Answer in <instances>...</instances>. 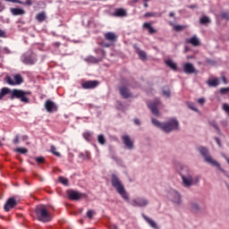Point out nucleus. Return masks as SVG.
Returning a JSON list of instances; mask_svg holds the SVG:
<instances>
[{
	"instance_id": "nucleus-28",
	"label": "nucleus",
	"mask_w": 229,
	"mask_h": 229,
	"mask_svg": "<svg viewBox=\"0 0 229 229\" xmlns=\"http://www.w3.org/2000/svg\"><path fill=\"white\" fill-rule=\"evenodd\" d=\"M188 42L189 44H191V46H194L195 47H197V46H199V39H198L196 36L188 39Z\"/></svg>"
},
{
	"instance_id": "nucleus-16",
	"label": "nucleus",
	"mask_w": 229,
	"mask_h": 229,
	"mask_svg": "<svg viewBox=\"0 0 229 229\" xmlns=\"http://www.w3.org/2000/svg\"><path fill=\"white\" fill-rule=\"evenodd\" d=\"M68 197L70 198V199H73V200H78V199H81V197L83 196V194L73 191V190H70L67 191Z\"/></svg>"
},
{
	"instance_id": "nucleus-5",
	"label": "nucleus",
	"mask_w": 229,
	"mask_h": 229,
	"mask_svg": "<svg viewBox=\"0 0 229 229\" xmlns=\"http://www.w3.org/2000/svg\"><path fill=\"white\" fill-rule=\"evenodd\" d=\"M35 214L38 220L41 221V223H49V221H51V214L47 210L46 205L36 206Z\"/></svg>"
},
{
	"instance_id": "nucleus-59",
	"label": "nucleus",
	"mask_w": 229,
	"mask_h": 229,
	"mask_svg": "<svg viewBox=\"0 0 229 229\" xmlns=\"http://www.w3.org/2000/svg\"><path fill=\"white\" fill-rule=\"evenodd\" d=\"M109 229H118V227H117L116 225L111 224V225H109Z\"/></svg>"
},
{
	"instance_id": "nucleus-8",
	"label": "nucleus",
	"mask_w": 229,
	"mask_h": 229,
	"mask_svg": "<svg viewBox=\"0 0 229 229\" xmlns=\"http://www.w3.org/2000/svg\"><path fill=\"white\" fill-rule=\"evenodd\" d=\"M95 53L97 55H100V56L95 57V56L89 55L85 59V62H88V64H99V62H101V60L105 58V51L99 48H97L95 49Z\"/></svg>"
},
{
	"instance_id": "nucleus-14",
	"label": "nucleus",
	"mask_w": 229,
	"mask_h": 229,
	"mask_svg": "<svg viewBox=\"0 0 229 229\" xmlns=\"http://www.w3.org/2000/svg\"><path fill=\"white\" fill-rule=\"evenodd\" d=\"M16 206H17V200H15V199L13 198H10L5 202L4 208L5 212H10L12 208H14Z\"/></svg>"
},
{
	"instance_id": "nucleus-23",
	"label": "nucleus",
	"mask_w": 229,
	"mask_h": 229,
	"mask_svg": "<svg viewBox=\"0 0 229 229\" xmlns=\"http://www.w3.org/2000/svg\"><path fill=\"white\" fill-rule=\"evenodd\" d=\"M165 64L167 65V67H170V69H172V71H176L178 69L176 63L173 62V59L165 60Z\"/></svg>"
},
{
	"instance_id": "nucleus-54",
	"label": "nucleus",
	"mask_w": 229,
	"mask_h": 229,
	"mask_svg": "<svg viewBox=\"0 0 229 229\" xmlns=\"http://www.w3.org/2000/svg\"><path fill=\"white\" fill-rule=\"evenodd\" d=\"M13 144H19V135H16L14 140H13Z\"/></svg>"
},
{
	"instance_id": "nucleus-40",
	"label": "nucleus",
	"mask_w": 229,
	"mask_h": 229,
	"mask_svg": "<svg viewBox=\"0 0 229 229\" xmlns=\"http://www.w3.org/2000/svg\"><path fill=\"white\" fill-rule=\"evenodd\" d=\"M83 137L85 140L90 141V139L92 138V134L89 131L84 132Z\"/></svg>"
},
{
	"instance_id": "nucleus-11",
	"label": "nucleus",
	"mask_w": 229,
	"mask_h": 229,
	"mask_svg": "<svg viewBox=\"0 0 229 229\" xmlns=\"http://www.w3.org/2000/svg\"><path fill=\"white\" fill-rule=\"evenodd\" d=\"M45 108L48 114H54V112H58V106L51 99H47L45 102Z\"/></svg>"
},
{
	"instance_id": "nucleus-1",
	"label": "nucleus",
	"mask_w": 229,
	"mask_h": 229,
	"mask_svg": "<svg viewBox=\"0 0 229 229\" xmlns=\"http://www.w3.org/2000/svg\"><path fill=\"white\" fill-rule=\"evenodd\" d=\"M111 183L113 187L115 189L116 192H118L120 196H122L123 199L127 201V203H130L131 207L143 208L148 207V205H149V200L143 197H137L130 200V195L124 189V184H123L117 174H113L111 175Z\"/></svg>"
},
{
	"instance_id": "nucleus-37",
	"label": "nucleus",
	"mask_w": 229,
	"mask_h": 229,
	"mask_svg": "<svg viewBox=\"0 0 229 229\" xmlns=\"http://www.w3.org/2000/svg\"><path fill=\"white\" fill-rule=\"evenodd\" d=\"M50 151L53 155H55V157H60V152L56 151V147H55L54 145L50 147Z\"/></svg>"
},
{
	"instance_id": "nucleus-52",
	"label": "nucleus",
	"mask_w": 229,
	"mask_h": 229,
	"mask_svg": "<svg viewBox=\"0 0 229 229\" xmlns=\"http://www.w3.org/2000/svg\"><path fill=\"white\" fill-rule=\"evenodd\" d=\"M23 4H25V6H31V4H33V2L31 0H26Z\"/></svg>"
},
{
	"instance_id": "nucleus-62",
	"label": "nucleus",
	"mask_w": 229,
	"mask_h": 229,
	"mask_svg": "<svg viewBox=\"0 0 229 229\" xmlns=\"http://www.w3.org/2000/svg\"><path fill=\"white\" fill-rule=\"evenodd\" d=\"M3 10H4V6H3L0 3V12H3Z\"/></svg>"
},
{
	"instance_id": "nucleus-35",
	"label": "nucleus",
	"mask_w": 229,
	"mask_h": 229,
	"mask_svg": "<svg viewBox=\"0 0 229 229\" xmlns=\"http://www.w3.org/2000/svg\"><path fill=\"white\" fill-rule=\"evenodd\" d=\"M199 22L200 24H208L210 23V19L208 18V16H203L202 18H200Z\"/></svg>"
},
{
	"instance_id": "nucleus-9",
	"label": "nucleus",
	"mask_w": 229,
	"mask_h": 229,
	"mask_svg": "<svg viewBox=\"0 0 229 229\" xmlns=\"http://www.w3.org/2000/svg\"><path fill=\"white\" fill-rule=\"evenodd\" d=\"M167 198L175 205L182 204V195H180V192L176 191L175 190H170L167 193Z\"/></svg>"
},
{
	"instance_id": "nucleus-4",
	"label": "nucleus",
	"mask_w": 229,
	"mask_h": 229,
	"mask_svg": "<svg viewBox=\"0 0 229 229\" xmlns=\"http://www.w3.org/2000/svg\"><path fill=\"white\" fill-rule=\"evenodd\" d=\"M197 151H199L201 157H203L207 164H209V165H213V167H217V169H219V171H221L222 173H226L225 169L221 168V164H219V162H217L216 159H214V157H212V156H210V152L208 151V148L207 147H199L197 148Z\"/></svg>"
},
{
	"instance_id": "nucleus-39",
	"label": "nucleus",
	"mask_w": 229,
	"mask_h": 229,
	"mask_svg": "<svg viewBox=\"0 0 229 229\" xmlns=\"http://www.w3.org/2000/svg\"><path fill=\"white\" fill-rule=\"evenodd\" d=\"M221 19L225 21H229V13L228 12H222L220 14Z\"/></svg>"
},
{
	"instance_id": "nucleus-31",
	"label": "nucleus",
	"mask_w": 229,
	"mask_h": 229,
	"mask_svg": "<svg viewBox=\"0 0 229 229\" xmlns=\"http://www.w3.org/2000/svg\"><path fill=\"white\" fill-rule=\"evenodd\" d=\"M151 123H152V124H154V126H157V128H160V130H162V126H163L164 123H160V122H158V120H157L155 118L151 119Z\"/></svg>"
},
{
	"instance_id": "nucleus-19",
	"label": "nucleus",
	"mask_w": 229,
	"mask_h": 229,
	"mask_svg": "<svg viewBox=\"0 0 229 229\" xmlns=\"http://www.w3.org/2000/svg\"><path fill=\"white\" fill-rule=\"evenodd\" d=\"M142 217L146 221V223H148V225H149V226L152 227L153 229H160V227H158V225H157V222L149 218V216L143 214Z\"/></svg>"
},
{
	"instance_id": "nucleus-33",
	"label": "nucleus",
	"mask_w": 229,
	"mask_h": 229,
	"mask_svg": "<svg viewBox=\"0 0 229 229\" xmlns=\"http://www.w3.org/2000/svg\"><path fill=\"white\" fill-rule=\"evenodd\" d=\"M59 182L63 185H65L66 187L69 185V179L64 177V176H59Z\"/></svg>"
},
{
	"instance_id": "nucleus-61",
	"label": "nucleus",
	"mask_w": 229,
	"mask_h": 229,
	"mask_svg": "<svg viewBox=\"0 0 229 229\" xmlns=\"http://www.w3.org/2000/svg\"><path fill=\"white\" fill-rule=\"evenodd\" d=\"M22 140H28V136L27 135L22 136Z\"/></svg>"
},
{
	"instance_id": "nucleus-45",
	"label": "nucleus",
	"mask_w": 229,
	"mask_h": 229,
	"mask_svg": "<svg viewBox=\"0 0 229 229\" xmlns=\"http://www.w3.org/2000/svg\"><path fill=\"white\" fill-rule=\"evenodd\" d=\"M223 110L225 114H228V115H229V105L228 104H223Z\"/></svg>"
},
{
	"instance_id": "nucleus-12",
	"label": "nucleus",
	"mask_w": 229,
	"mask_h": 229,
	"mask_svg": "<svg viewBox=\"0 0 229 229\" xmlns=\"http://www.w3.org/2000/svg\"><path fill=\"white\" fill-rule=\"evenodd\" d=\"M99 85V81H87L81 83L82 89L85 90L94 89Z\"/></svg>"
},
{
	"instance_id": "nucleus-38",
	"label": "nucleus",
	"mask_w": 229,
	"mask_h": 229,
	"mask_svg": "<svg viewBox=\"0 0 229 229\" xmlns=\"http://www.w3.org/2000/svg\"><path fill=\"white\" fill-rule=\"evenodd\" d=\"M4 81L8 83V85L15 86V81L12 80V77L6 76Z\"/></svg>"
},
{
	"instance_id": "nucleus-46",
	"label": "nucleus",
	"mask_w": 229,
	"mask_h": 229,
	"mask_svg": "<svg viewBox=\"0 0 229 229\" xmlns=\"http://www.w3.org/2000/svg\"><path fill=\"white\" fill-rule=\"evenodd\" d=\"M36 162H38V164H44V162H46V159L43 157H36Z\"/></svg>"
},
{
	"instance_id": "nucleus-29",
	"label": "nucleus",
	"mask_w": 229,
	"mask_h": 229,
	"mask_svg": "<svg viewBox=\"0 0 229 229\" xmlns=\"http://www.w3.org/2000/svg\"><path fill=\"white\" fill-rule=\"evenodd\" d=\"M162 94L163 96H165V98H171V89H169V86L163 87Z\"/></svg>"
},
{
	"instance_id": "nucleus-13",
	"label": "nucleus",
	"mask_w": 229,
	"mask_h": 229,
	"mask_svg": "<svg viewBox=\"0 0 229 229\" xmlns=\"http://www.w3.org/2000/svg\"><path fill=\"white\" fill-rule=\"evenodd\" d=\"M122 140L126 148V149H133V148H135V146L133 145V140H131V139L130 138L129 135H123L122 136Z\"/></svg>"
},
{
	"instance_id": "nucleus-7",
	"label": "nucleus",
	"mask_w": 229,
	"mask_h": 229,
	"mask_svg": "<svg viewBox=\"0 0 229 229\" xmlns=\"http://www.w3.org/2000/svg\"><path fill=\"white\" fill-rule=\"evenodd\" d=\"M37 60V54L33 53L31 50H29L21 56V62L24 64V65H35Z\"/></svg>"
},
{
	"instance_id": "nucleus-51",
	"label": "nucleus",
	"mask_w": 229,
	"mask_h": 229,
	"mask_svg": "<svg viewBox=\"0 0 229 229\" xmlns=\"http://www.w3.org/2000/svg\"><path fill=\"white\" fill-rule=\"evenodd\" d=\"M215 140H216L217 146H219V148H223V144L221 143V140H219V138L216 137Z\"/></svg>"
},
{
	"instance_id": "nucleus-58",
	"label": "nucleus",
	"mask_w": 229,
	"mask_h": 229,
	"mask_svg": "<svg viewBox=\"0 0 229 229\" xmlns=\"http://www.w3.org/2000/svg\"><path fill=\"white\" fill-rule=\"evenodd\" d=\"M4 52L6 55H10V54L12 53V51H10L8 47H4Z\"/></svg>"
},
{
	"instance_id": "nucleus-64",
	"label": "nucleus",
	"mask_w": 229,
	"mask_h": 229,
	"mask_svg": "<svg viewBox=\"0 0 229 229\" xmlns=\"http://www.w3.org/2000/svg\"><path fill=\"white\" fill-rule=\"evenodd\" d=\"M169 17H174V13H173V12L170 13H169Z\"/></svg>"
},
{
	"instance_id": "nucleus-50",
	"label": "nucleus",
	"mask_w": 229,
	"mask_h": 229,
	"mask_svg": "<svg viewBox=\"0 0 229 229\" xmlns=\"http://www.w3.org/2000/svg\"><path fill=\"white\" fill-rule=\"evenodd\" d=\"M101 46H102L103 47H110V46H112V44L107 43V42H106V41H102V42H101Z\"/></svg>"
},
{
	"instance_id": "nucleus-25",
	"label": "nucleus",
	"mask_w": 229,
	"mask_h": 229,
	"mask_svg": "<svg viewBox=\"0 0 229 229\" xmlns=\"http://www.w3.org/2000/svg\"><path fill=\"white\" fill-rule=\"evenodd\" d=\"M207 83H208V87H213V88L218 87L219 86V79H217V78L209 79L207 81Z\"/></svg>"
},
{
	"instance_id": "nucleus-44",
	"label": "nucleus",
	"mask_w": 229,
	"mask_h": 229,
	"mask_svg": "<svg viewBox=\"0 0 229 229\" xmlns=\"http://www.w3.org/2000/svg\"><path fill=\"white\" fill-rule=\"evenodd\" d=\"M94 214H96V212H94V210H92V209H89L87 212V217H89V219H92Z\"/></svg>"
},
{
	"instance_id": "nucleus-48",
	"label": "nucleus",
	"mask_w": 229,
	"mask_h": 229,
	"mask_svg": "<svg viewBox=\"0 0 229 229\" xmlns=\"http://www.w3.org/2000/svg\"><path fill=\"white\" fill-rule=\"evenodd\" d=\"M229 88H222L220 89V94H228Z\"/></svg>"
},
{
	"instance_id": "nucleus-34",
	"label": "nucleus",
	"mask_w": 229,
	"mask_h": 229,
	"mask_svg": "<svg viewBox=\"0 0 229 229\" xmlns=\"http://www.w3.org/2000/svg\"><path fill=\"white\" fill-rule=\"evenodd\" d=\"M98 141L103 146L106 143V140L105 139V135L99 134L98 136Z\"/></svg>"
},
{
	"instance_id": "nucleus-42",
	"label": "nucleus",
	"mask_w": 229,
	"mask_h": 229,
	"mask_svg": "<svg viewBox=\"0 0 229 229\" xmlns=\"http://www.w3.org/2000/svg\"><path fill=\"white\" fill-rule=\"evenodd\" d=\"M187 106L188 108H190V110H193V112H198V108H196V105H194V103H188Z\"/></svg>"
},
{
	"instance_id": "nucleus-17",
	"label": "nucleus",
	"mask_w": 229,
	"mask_h": 229,
	"mask_svg": "<svg viewBox=\"0 0 229 229\" xmlns=\"http://www.w3.org/2000/svg\"><path fill=\"white\" fill-rule=\"evenodd\" d=\"M120 94L123 99H128V98H131V92L125 86H122L119 88Z\"/></svg>"
},
{
	"instance_id": "nucleus-36",
	"label": "nucleus",
	"mask_w": 229,
	"mask_h": 229,
	"mask_svg": "<svg viewBox=\"0 0 229 229\" xmlns=\"http://www.w3.org/2000/svg\"><path fill=\"white\" fill-rule=\"evenodd\" d=\"M16 153H21V155H26L28 153V150L24 148H17L14 149Z\"/></svg>"
},
{
	"instance_id": "nucleus-10",
	"label": "nucleus",
	"mask_w": 229,
	"mask_h": 229,
	"mask_svg": "<svg viewBox=\"0 0 229 229\" xmlns=\"http://www.w3.org/2000/svg\"><path fill=\"white\" fill-rule=\"evenodd\" d=\"M148 106L151 114H153V115H156L157 117H158V115H160V112H158V106H160L159 99H156L155 101L148 102Z\"/></svg>"
},
{
	"instance_id": "nucleus-43",
	"label": "nucleus",
	"mask_w": 229,
	"mask_h": 229,
	"mask_svg": "<svg viewBox=\"0 0 229 229\" xmlns=\"http://www.w3.org/2000/svg\"><path fill=\"white\" fill-rule=\"evenodd\" d=\"M144 17H160V14L157 13H147L144 14Z\"/></svg>"
},
{
	"instance_id": "nucleus-63",
	"label": "nucleus",
	"mask_w": 229,
	"mask_h": 229,
	"mask_svg": "<svg viewBox=\"0 0 229 229\" xmlns=\"http://www.w3.org/2000/svg\"><path fill=\"white\" fill-rule=\"evenodd\" d=\"M224 158H225L227 164L229 165V157H226L224 155Z\"/></svg>"
},
{
	"instance_id": "nucleus-3",
	"label": "nucleus",
	"mask_w": 229,
	"mask_h": 229,
	"mask_svg": "<svg viewBox=\"0 0 229 229\" xmlns=\"http://www.w3.org/2000/svg\"><path fill=\"white\" fill-rule=\"evenodd\" d=\"M11 94L10 99H20L21 103L28 104L30 103V98L27 96L31 95V91H24L22 89H10L9 88H2L0 90V101L4 98V96H8Z\"/></svg>"
},
{
	"instance_id": "nucleus-30",
	"label": "nucleus",
	"mask_w": 229,
	"mask_h": 229,
	"mask_svg": "<svg viewBox=\"0 0 229 229\" xmlns=\"http://www.w3.org/2000/svg\"><path fill=\"white\" fill-rule=\"evenodd\" d=\"M209 124L210 126H212V128L216 130L219 135H221V129H219V125H217V123H216V121L209 122Z\"/></svg>"
},
{
	"instance_id": "nucleus-57",
	"label": "nucleus",
	"mask_w": 229,
	"mask_h": 229,
	"mask_svg": "<svg viewBox=\"0 0 229 229\" xmlns=\"http://www.w3.org/2000/svg\"><path fill=\"white\" fill-rule=\"evenodd\" d=\"M198 104L199 105H204L205 104V98H199L198 99Z\"/></svg>"
},
{
	"instance_id": "nucleus-56",
	"label": "nucleus",
	"mask_w": 229,
	"mask_h": 229,
	"mask_svg": "<svg viewBox=\"0 0 229 229\" xmlns=\"http://www.w3.org/2000/svg\"><path fill=\"white\" fill-rule=\"evenodd\" d=\"M221 126H224V128H225V126H228V121L223 120V121L221 122Z\"/></svg>"
},
{
	"instance_id": "nucleus-18",
	"label": "nucleus",
	"mask_w": 229,
	"mask_h": 229,
	"mask_svg": "<svg viewBox=\"0 0 229 229\" xmlns=\"http://www.w3.org/2000/svg\"><path fill=\"white\" fill-rule=\"evenodd\" d=\"M104 37L105 39L110 42L111 44H114V42H117V35H115L112 31L106 32Z\"/></svg>"
},
{
	"instance_id": "nucleus-15",
	"label": "nucleus",
	"mask_w": 229,
	"mask_h": 229,
	"mask_svg": "<svg viewBox=\"0 0 229 229\" xmlns=\"http://www.w3.org/2000/svg\"><path fill=\"white\" fill-rule=\"evenodd\" d=\"M183 72H185V74H194V73L198 72L196 71V68H194V64H192L191 63L184 64Z\"/></svg>"
},
{
	"instance_id": "nucleus-21",
	"label": "nucleus",
	"mask_w": 229,
	"mask_h": 229,
	"mask_svg": "<svg viewBox=\"0 0 229 229\" xmlns=\"http://www.w3.org/2000/svg\"><path fill=\"white\" fill-rule=\"evenodd\" d=\"M10 12L13 15H24V13H26V11H24V9L13 7L10 8Z\"/></svg>"
},
{
	"instance_id": "nucleus-6",
	"label": "nucleus",
	"mask_w": 229,
	"mask_h": 229,
	"mask_svg": "<svg viewBox=\"0 0 229 229\" xmlns=\"http://www.w3.org/2000/svg\"><path fill=\"white\" fill-rule=\"evenodd\" d=\"M180 128V122L175 118H172L168 122L163 123V126L161 130L165 131V133H171V131H174Z\"/></svg>"
},
{
	"instance_id": "nucleus-47",
	"label": "nucleus",
	"mask_w": 229,
	"mask_h": 229,
	"mask_svg": "<svg viewBox=\"0 0 229 229\" xmlns=\"http://www.w3.org/2000/svg\"><path fill=\"white\" fill-rule=\"evenodd\" d=\"M113 160H114V162H116V164H123V160L115 156L112 157Z\"/></svg>"
},
{
	"instance_id": "nucleus-32",
	"label": "nucleus",
	"mask_w": 229,
	"mask_h": 229,
	"mask_svg": "<svg viewBox=\"0 0 229 229\" xmlns=\"http://www.w3.org/2000/svg\"><path fill=\"white\" fill-rule=\"evenodd\" d=\"M137 49H138V55L140 58V60H146V58H148V55L146 54V52H144L139 48H137Z\"/></svg>"
},
{
	"instance_id": "nucleus-60",
	"label": "nucleus",
	"mask_w": 229,
	"mask_h": 229,
	"mask_svg": "<svg viewBox=\"0 0 229 229\" xmlns=\"http://www.w3.org/2000/svg\"><path fill=\"white\" fill-rule=\"evenodd\" d=\"M189 8H191V10H194V8H198V5L191 4V5L189 6Z\"/></svg>"
},
{
	"instance_id": "nucleus-24",
	"label": "nucleus",
	"mask_w": 229,
	"mask_h": 229,
	"mask_svg": "<svg viewBox=\"0 0 229 229\" xmlns=\"http://www.w3.org/2000/svg\"><path fill=\"white\" fill-rule=\"evenodd\" d=\"M14 80V85H21V83H24V79L22 78V75L17 73L13 76Z\"/></svg>"
},
{
	"instance_id": "nucleus-53",
	"label": "nucleus",
	"mask_w": 229,
	"mask_h": 229,
	"mask_svg": "<svg viewBox=\"0 0 229 229\" xmlns=\"http://www.w3.org/2000/svg\"><path fill=\"white\" fill-rule=\"evenodd\" d=\"M52 46H54V47H60V46H62V43L55 41L52 44Z\"/></svg>"
},
{
	"instance_id": "nucleus-2",
	"label": "nucleus",
	"mask_w": 229,
	"mask_h": 229,
	"mask_svg": "<svg viewBox=\"0 0 229 229\" xmlns=\"http://www.w3.org/2000/svg\"><path fill=\"white\" fill-rule=\"evenodd\" d=\"M178 173L182 178V186L186 189H191V187L198 185L199 180H201V176L194 175V172L187 165H182Z\"/></svg>"
},
{
	"instance_id": "nucleus-26",
	"label": "nucleus",
	"mask_w": 229,
	"mask_h": 229,
	"mask_svg": "<svg viewBox=\"0 0 229 229\" xmlns=\"http://www.w3.org/2000/svg\"><path fill=\"white\" fill-rule=\"evenodd\" d=\"M143 28H145V30H148L150 35H153V33H157V30L153 29V27L151 26V23L149 22L143 23Z\"/></svg>"
},
{
	"instance_id": "nucleus-27",
	"label": "nucleus",
	"mask_w": 229,
	"mask_h": 229,
	"mask_svg": "<svg viewBox=\"0 0 229 229\" xmlns=\"http://www.w3.org/2000/svg\"><path fill=\"white\" fill-rule=\"evenodd\" d=\"M36 19H37L38 22H44V21H46V19H47V16H46V13L41 12L36 15Z\"/></svg>"
},
{
	"instance_id": "nucleus-41",
	"label": "nucleus",
	"mask_w": 229,
	"mask_h": 229,
	"mask_svg": "<svg viewBox=\"0 0 229 229\" xmlns=\"http://www.w3.org/2000/svg\"><path fill=\"white\" fill-rule=\"evenodd\" d=\"M174 31H182V30H185V26L183 25H174Z\"/></svg>"
},
{
	"instance_id": "nucleus-22",
	"label": "nucleus",
	"mask_w": 229,
	"mask_h": 229,
	"mask_svg": "<svg viewBox=\"0 0 229 229\" xmlns=\"http://www.w3.org/2000/svg\"><path fill=\"white\" fill-rule=\"evenodd\" d=\"M113 15L114 17H126L127 13H126V10L123 9V8H118L114 11V13H113Z\"/></svg>"
},
{
	"instance_id": "nucleus-49",
	"label": "nucleus",
	"mask_w": 229,
	"mask_h": 229,
	"mask_svg": "<svg viewBox=\"0 0 229 229\" xmlns=\"http://www.w3.org/2000/svg\"><path fill=\"white\" fill-rule=\"evenodd\" d=\"M0 38H6V32L0 29Z\"/></svg>"
},
{
	"instance_id": "nucleus-20",
	"label": "nucleus",
	"mask_w": 229,
	"mask_h": 229,
	"mask_svg": "<svg viewBox=\"0 0 229 229\" xmlns=\"http://www.w3.org/2000/svg\"><path fill=\"white\" fill-rule=\"evenodd\" d=\"M190 210L194 214H198L199 212H201V207H199L198 202L191 201L190 202Z\"/></svg>"
},
{
	"instance_id": "nucleus-55",
	"label": "nucleus",
	"mask_w": 229,
	"mask_h": 229,
	"mask_svg": "<svg viewBox=\"0 0 229 229\" xmlns=\"http://www.w3.org/2000/svg\"><path fill=\"white\" fill-rule=\"evenodd\" d=\"M133 122H134V124H136L137 126H140V120H139V118H135Z\"/></svg>"
}]
</instances>
